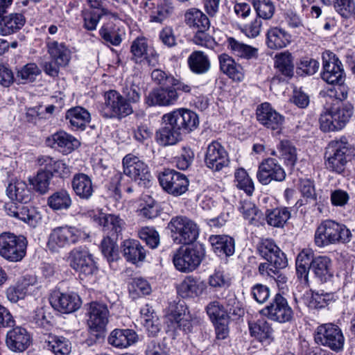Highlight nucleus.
<instances>
[{
	"mask_svg": "<svg viewBox=\"0 0 355 355\" xmlns=\"http://www.w3.org/2000/svg\"><path fill=\"white\" fill-rule=\"evenodd\" d=\"M274 67L277 77L280 80L291 78L294 75L293 57L288 51L277 53L275 56Z\"/></svg>",
	"mask_w": 355,
	"mask_h": 355,
	"instance_id": "33",
	"label": "nucleus"
},
{
	"mask_svg": "<svg viewBox=\"0 0 355 355\" xmlns=\"http://www.w3.org/2000/svg\"><path fill=\"white\" fill-rule=\"evenodd\" d=\"M129 293L132 298L148 295L151 292L149 283L141 277L133 278L128 284Z\"/></svg>",
	"mask_w": 355,
	"mask_h": 355,
	"instance_id": "56",
	"label": "nucleus"
},
{
	"mask_svg": "<svg viewBox=\"0 0 355 355\" xmlns=\"http://www.w3.org/2000/svg\"><path fill=\"white\" fill-rule=\"evenodd\" d=\"M168 227L171 230L174 242L178 244L192 243L199 235L198 225L186 216L173 217L168 224Z\"/></svg>",
	"mask_w": 355,
	"mask_h": 355,
	"instance_id": "11",
	"label": "nucleus"
},
{
	"mask_svg": "<svg viewBox=\"0 0 355 355\" xmlns=\"http://www.w3.org/2000/svg\"><path fill=\"white\" fill-rule=\"evenodd\" d=\"M138 335L130 329H115L111 331L108 338V343L114 347L125 349L136 343Z\"/></svg>",
	"mask_w": 355,
	"mask_h": 355,
	"instance_id": "30",
	"label": "nucleus"
},
{
	"mask_svg": "<svg viewBox=\"0 0 355 355\" xmlns=\"http://www.w3.org/2000/svg\"><path fill=\"white\" fill-rule=\"evenodd\" d=\"M71 187L76 196L81 200L90 199L94 191L92 179L83 173H78L73 175Z\"/></svg>",
	"mask_w": 355,
	"mask_h": 355,
	"instance_id": "34",
	"label": "nucleus"
},
{
	"mask_svg": "<svg viewBox=\"0 0 355 355\" xmlns=\"http://www.w3.org/2000/svg\"><path fill=\"white\" fill-rule=\"evenodd\" d=\"M239 209L243 218L250 224L258 225L261 213L253 203L248 201L243 202Z\"/></svg>",
	"mask_w": 355,
	"mask_h": 355,
	"instance_id": "59",
	"label": "nucleus"
},
{
	"mask_svg": "<svg viewBox=\"0 0 355 355\" xmlns=\"http://www.w3.org/2000/svg\"><path fill=\"white\" fill-rule=\"evenodd\" d=\"M38 164L48 172L51 178L57 177L65 179L71 174L70 167L62 160L55 159L49 156H42L38 159Z\"/></svg>",
	"mask_w": 355,
	"mask_h": 355,
	"instance_id": "29",
	"label": "nucleus"
},
{
	"mask_svg": "<svg viewBox=\"0 0 355 355\" xmlns=\"http://www.w3.org/2000/svg\"><path fill=\"white\" fill-rule=\"evenodd\" d=\"M234 176L237 188L243 190L248 196L252 195L254 190V183L247 171L243 168L239 169Z\"/></svg>",
	"mask_w": 355,
	"mask_h": 355,
	"instance_id": "62",
	"label": "nucleus"
},
{
	"mask_svg": "<svg viewBox=\"0 0 355 355\" xmlns=\"http://www.w3.org/2000/svg\"><path fill=\"white\" fill-rule=\"evenodd\" d=\"M200 322L201 319L198 315L187 313V315L179 318L175 322L179 329L185 334H189L192 333L200 325Z\"/></svg>",
	"mask_w": 355,
	"mask_h": 355,
	"instance_id": "60",
	"label": "nucleus"
},
{
	"mask_svg": "<svg viewBox=\"0 0 355 355\" xmlns=\"http://www.w3.org/2000/svg\"><path fill=\"white\" fill-rule=\"evenodd\" d=\"M48 146L57 148L64 155L71 153L80 145V141L73 136L64 131L53 134L46 140Z\"/></svg>",
	"mask_w": 355,
	"mask_h": 355,
	"instance_id": "26",
	"label": "nucleus"
},
{
	"mask_svg": "<svg viewBox=\"0 0 355 355\" xmlns=\"http://www.w3.org/2000/svg\"><path fill=\"white\" fill-rule=\"evenodd\" d=\"M89 238L83 230L72 225H63L53 228L49 235L47 248L51 252L83 243Z\"/></svg>",
	"mask_w": 355,
	"mask_h": 355,
	"instance_id": "6",
	"label": "nucleus"
},
{
	"mask_svg": "<svg viewBox=\"0 0 355 355\" xmlns=\"http://www.w3.org/2000/svg\"><path fill=\"white\" fill-rule=\"evenodd\" d=\"M162 126L156 132L155 139L162 146L175 145L183 135L196 130L199 125L198 114L187 108L175 109L162 117Z\"/></svg>",
	"mask_w": 355,
	"mask_h": 355,
	"instance_id": "1",
	"label": "nucleus"
},
{
	"mask_svg": "<svg viewBox=\"0 0 355 355\" xmlns=\"http://www.w3.org/2000/svg\"><path fill=\"white\" fill-rule=\"evenodd\" d=\"M174 11L173 0H161L156 9L150 15V21L162 23Z\"/></svg>",
	"mask_w": 355,
	"mask_h": 355,
	"instance_id": "52",
	"label": "nucleus"
},
{
	"mask_svg": "<svg viewBox=\"0 0 355 355\" xmlns=\"http://www.w3.org/2000/svg\"><path fill=\"white\" fill-rule=\"evenodd\" d=\"M72 205V199L69 192L60 189L47 198V205L53 211H66L68 210Z\"/></svg>",
	"mask_w": 355,
	"mask_h": 355,
	"instance_id": "45",
	"label": "nucleus"
},
{
	"mask_svg": "<svg viewBox=\"0 0 355 355\" xmlns=\"http://www.w3.org/2000/svg\"><path fill=\"white\" fill-rule=\"evenodd\" d=\"M0 20V35H10L19 31L24 25L26 19L21 13H11L1 16Z\"/></svg>",
	"mask_w": 355,
	"mask_h": 355,
	"instance_id": "40",
	"label": "nucleus"
},
{
	"mask_svg": "<svg viewBox=\"0 0 355 355\" xmlns=\"http://www.w3.org/2000/svg\"><path fill=\"white\" fill-rule=\"evenodd\" d=\"M122 164L123 174L137 182L141 186H148L152 175L148 166L143 160L130 153L123 158Z\"/></svg>",
	"mask_w": 355,
	"mask_h": 355,
	"instance_id": "14",
	"label": "nucleus"
},
{
	"mask_svg": "<svg viewBox=\"0 0 355 355\" xmlns=\"http://www.w3.org/2000/svg\"><path fill=\"white\" fill-rule=\"evenodd\" d=\"M91 219L102 227V230L113 239H118L124 227L125 222L119 216L105 214L101 211L89 213Z\"/></svg>",
	"mask_w": 355,
	"mask_h": 355,
	"instance_id": "20",
	"label": "nucleus"
},
{
	"mask_svg": "<svg viewBox=\"0 0 355 355\" xmlns=\"http://www.w3.org/2000/svg\"><path fill=\"white\" fill-rule=\"evenodd\" d=\"M103 42L107 46H119L125 35V32L112 21L103 24L98 31Z\"/></svg>",
	"mask_w": 355,
	"mask_h": 355,
	"instance_id": "36",
	"label": "nucleus"
},
{
	"mask_svg": "<svg viewBox=\"0 0 355 355\" xmlns=\"http://www.w3.org/2000/svg\"><path fill=\"white\" fill-rule=\"evenodd\" d=\"M286 173L282 166L275 158L263 159L259 165L257 178L263 185H268L271 182H283Z\"/></svg>",
	"mask_w": 355,
	"mask_h": 355,
	"instance_id": "21",
	"label": "nucleus"
},
{
	"mask_svg": "<svg viewBox=\"0 0 355 355\" xmlns=\"http://www.w3.org/2000/svg\"><path fill=\"white\" fill-rule=\"evenodd\" d=\"M209 241L214 253L220 257H228L234 253V239L227 235H211Z\"/></svg>",
	"mask_w": 355,
	"mask_h": 355,
	"instance_id": "32",
	"label": "nucleus"
},
{
	"mask_svg": "<svg viewBox=\"0 0 355 355\" xmlns=\"http://www.w3.org/2000/svg\"><path fill=\"white\" fill-rule=\"evenodd\" d=\"M43 347L55 355H69L71 351V343L62 336L49 334L43 338Z\"/></svg>",
	"mask_w": 355,
	"mask_h": 355,
	"instance_id": "31",
	"label": "nucleus"
},
{
	"mask_svg": "<svg viewBox=\"0 0 355 355\" xmlns=\"http://www.w3.org/2000/svg\"><path fill=\"white\" fill-rule=\"evenodd\" d=\"M195 87L182 80L153 89L146 96L148 106H171L175 105L183 95L191 94Z\"/></svg>",
	"mask_w": 355,
	"mask_h": 355,
	"instance_id": "2",
	"label": "nucleus"
},
{
	"mask_svg": "<svg viewBox=\"0 0 355 355\" xmlns=\"http://www.w3.org/2000/svg\"><path fill=\"white\" fill-rule=\"evenodd\" d=\"M260 313L269 320L279 323L290 322L293 318V311L286 297L277 293L268 305Z\"/></svg>",
	"mask_w": 355,
	"mask_h": 355,
	"instance_id": "15",
	"label": "nucleus"
},
{
	"mask_svg": "<svg viewBox=\"0 0 355 355\" xmlns=\"http://www.w3.org/2000/svg\"><path fill=\"white\" fill-rule=\"evenodd\" d=\"M87 324L94 342H100L104 337L106 327L109 322L110 312L106 304L92 302L88 304Z\"/></svg>",
	"mask_w": 355,
	"mask_h": 355,
	"instance_id": "10",
	"label": "nucleus"
},
{
	"mask_svg": "<svg viewBox=\"0 0 355 355\" xmlns=\"http://www.w3.org/2000/svg\"><path fill=\"white\" fill-rule=\"evenodd\" d=\"M48 53L51 59L54 60L59 65L67 66L71 59V51L64 43L56 41L47 44Z\"/></svg>",
	"mask_w": 355,
	"mask_h": 355,
	"instance_id": "46",
	"label": "nucleus"
},
{
	"mask_svg": "<svg viewBox=\"0 0 355 355\" xmlns=\"http://www.w3.org/2000/svg\"><path fill=\"white\" fill-rule=\"evenodd\" d=\"M52 307L62 313H70L77 311L82 302L79 295L73 292L60 293L54 291L49 298Z\"/></svg>",
	"mask_w": 355,
	"mask_h": 355,
	"instance_id": "23",
	"label": "nucleus"
},
{
	"mask_svg": "<svg viewBox=\"0 0 355 355\" xmlns=\"http://www.w3.org/2000/svg\"><path fill=\"white\" fill-rule=\"evenodd\" d=\"M31 343V336L24 328L16 327L9 330L6 334V346L12 352H24L30 346Z\"/></svg>",
	"mask_w": 355,
	"mask_h": 355,
	"instance_id": "25",
	"label": "nucleus"
},
{
	"mask_svg": "<svg viewBox=\"0 0 355 355\" xmlns=\"http://www.w3.org/2000/svg\"><path fill=\"white\" fill-rule=\"evenodd\" d=\"M28 240L10 232L0 234V257L9 262L21 261L26 254Z\"/></svg>",
	"mask_w": 355,
	"mask_h": 355,
	"instance_id": "8",
	"label": "nucleus"
},
{
	"mask_svg": "<svg viewBox=\"0 0 355 355\" xmlns=\"http://www.w3.org/2000/svg\"><path fill=\"white\" fill-rule=\"evenodd\" d=\"M65 119L72 130L83 131L91 121V115L85 108L76 106L66 112Z\"/></svg>",
	"mask_w": 355,
	"mask_h": 355,
	"instance_id": "28",
	"label": "nucleus"
},
{
	"mask_svg": "<svg viewBox=\"0 0 355 355\" xmlns=\"http://www.w3.org/2000/svg\"><path fill=\"white\" fill-rule=\"evenodd\" d=\"M204 284L193 276L187 277L180 284L178 293L182 297H194L202 293Z\"/></svg>",
	"mask_w": 355,
	"mask_h": 355,
	"instance_id": "47",
	"label": "nucleus"
},
{
	"mask_svg": "<svg viewBox=\"0 0 355 355\" xmlns=\"http://www.w3.org/2000/svg\"><path fill=\"white\" fill-rule=\"evenodd\" d=\"M253 7L257 16L266 20L271 19L275 11V6L270 0L254 1Z\"/></svg>",
	"mask_w": 355,
	"mask_h": 355,
	"instance_id": "61",
	"label": "nucleus"
},
{
	"mask_svg": "<svg viewBox=\"0 0 355 355\" xmlns=\"http://www.w3.org/2000/svg\"><path fill=\"white\" fill-rule=\"evenodd\" d=\"M188 66L195 74H205L211 68V62L207 54L201 51H194L188 57Z\"/></svg>",
	"mask_w": 355,
	"mask_h": 355,
	"instance_id": "44",
	"label": "nucleus"
},
{
	"mask_svg": "<svg viewBox=\"0 0 355 355\" xmlns=\"http://www.w3.org/2000/svg\"><path fill=\"white\" fill-rule=\"evenodd\" d=\"M224 307L227 318L237 320L243 316L245 313L242 303L237 300V297L233 293H230L227 295Z\"/></svg>",
	"mask_w": 355,
	"mask_h": 355,
	"instance_id": "51",
	"label": "nucleus"
},
{
	"mask_svg": "<svg viewBox=\"0 0 355 355\" xmlns=\"http://www.w3.org/2000/svg\"><path fill=\"white\" fill-rule=\"evenodd\" d=\"M354 114V106L349 102L336 101L320 116V128L324 132L342 130Z\"/></svg>",
	"mask_w": 355,
	"mask_h": 355,
	"instance_id": "5",
	"label": "nucleus"
},
{
	"mask_svg": "<svg viewBox=\"0 0 355 355\" xmlns=\"http://www.w3.org/2000/svg\"><path fill=\"white\" fill-rule=\"evenodd\" d=\"M104 99L99 108L103 118L121 119L133 113L132 106L116 90L105 92Z\"/></svg>",
	"mask_w": 355,
	"mask_h": 355,
	"instance_id": "9",
	"label": "nucleus"
},
{
	"mask_svg": "<svg viewBox=\"0 0 355 355\" xmlns=\"http://www.w3.org/2000/svg\"><path fill=\"white\" fill-rule=\"evenodd\" d=\"M257 250L261 257L268 262L279 268H286L288 260L286 254L272 239H263L258 245Z\"/></svg>",
	"mask_w": 355,
	"mask_h": 355,
	"instance_id": "24",
	"label": "nucleus"
},
{
	"mask_svg": "<svg viewBox=\"0 0 355 355\" xmlns=\"http://www.w3.org/2000/svg\"><path fill=\"white\" fill-rule=\"evenodd\" d=\"M317 344L327 347L332 351L339 352L343 349L345 338L341 329L333 323L319 325L315 333Z\"/></svg>",
	"mask_w": 355,
	"mask_h": 355,
	"instance_id": "12",
	"label": "nucleus"
},
{
	"mask_svg": "<svg viewBox=\"0 0 355 355\" xmlns=\"http://www.w3.org/2000/svg\"><path fill=\"white\" fill-rule=\"evenodd\" d=\"M319 62L310 57H302L297 62L296 73L300 76H312L315 74L318 69Z\"/></svg>",
	"mask_w": 355,
	"mask_h": 355,
	"instance_id": "54",
	"label": "nucleus"
},
{
	"mask_svg": "<svg viewBox=\"0 0 355 355\" xmlns=\"http://www.w3.org/2000/svg\"><path fill=\"white\" fill-rule=\"evenodd\" d=\"M291 216L290 209L286 207L267 209L266 213L267 223L275 227H283Z\"/></svg>",
	"mask_w": 355,
	"mask_h": 355,
	"instance_id": "49",
	"label": "nucleus"
},
{
	"mask_svg": "<svg viewBox=\"0 0 355 355\" xmlns=\"http://www.w3.org/2000/svg\"><path fill=\"white\" fill-rule=\"evenodd\" d=\"M277 151L273 150L271 155L283 159L287 166H293L295 165L297 161V150L290 141H280L277 146Z\"/></svg>",
	"mask_w": 355,
	"mask_h": 355,
	"instance_id": "48",
	"label": "nucleus"
},
{
	"mask_svg": "<svg viewBox=\"0 0 355 355\" xmlns=\"http://www.w3.org/2000/svg\"><path fill=\"white\" fill-rule=\"evenodd\" d=\"M227 47L232 55L241 59L254 60L257 59L259 55L257 48L239 42L232 37H227Z\"/></svg>",
	"mask_w": 355,
	"mask_h": 355,
	"instance_id": "35",
	"label": "nucleus"
},
{
	"mask_svg": "<svg viewBox=\"0 0 355 355\" xmlns=\"http://www.w3.org/2000/svg\"><path fill=\"white\" fill-rule=\"evenodd\" d=\"M352 237L350 230L343 223L331 219L322 220L318 226L314 236V241L318 247L322 248L330 245L345 244Z\"/></svg>",
	"mask_w": 355,
	"mask_h": 355,
	"instance_id": "4",
	"label": "nucleus"
},
{
	"mask_svg": "<svg viewBox=\"0 0 355 355\" xmlns=\"http://www.w3.org/2000/svg\"><path fill=\"white\" fill-rule=\"evenodd\" d=\"M314 259V253L311 249H303L298 254L295 261L296 274L298 279L308 282L309 272Z\"/></svg>",
	"mask_w": 355,
	"mask_h": 355,
	"instance_id": "39",
	"label": "nucleus"
},
{
	"mask_svg": "<svg viewBox=\"0 0 355 355\" xmlns=\"http://www.w3.org/2000/svg\"><path fill=\"white\" fill-rule=\"evenodd\" d=\"M51 177L48 172L43 168L37 171L36 176L30 179V184L33 186V189L40 194H46L49 190V184Z\"/></svg>",
	"mask_w": 355,
	"mask_h": 355,
	"instance_id": "53",
	"label": "nucleus"
},
{
	"mask_svg": "<svg viewBox=\"0 0 355 355\" xmlns=\"http://www.w3.org/2000/svg\"><path fill=\"white\" fill-rule=\"evenodd\" d=\"M257 121L267 129L279 134L283 128L284 116L277 112L270 103L259 105L256 110Z\"/></svg>",
	"mask_w": 355,
	"mask_h": 355,
	"instance_id": "22",
	"label": "nucleus"
},
{
	"mask_svg": "<svg viewBox=\"0 0 355 355\" xmlns=\"http://www.w3.org/2000/svg\"><path fill=\"white\" fill-rule=\"evenodd\" d=\"M205 254V245L198 243L191 247H180L173 252L172 260L178 270L190 272L200 265Z\"/></svg>",
	"mask_w": 355,
	"mask_h": 355,
	"instance_id": "7",
	"label": "nucleus"
},
{
	"mask_svg": "<svg viewBox=\"0 0 355 355\" xmlns=\"http://www.w3.org/2000/svg\"><path fill=\"white\" fill-rule=\"evenodd\" d=\"M132 60L140 64L155 67L159 61V55L153 46L148 44L147 39L137 37L130 46Z\"/></svg>",
	"mask_w": 355,
	"mask_h": 355,
	"instance_id": "18",
	"label": "nucleus"
},
{
	"mask_svg": "<svg viewBox=\"0 0 355 355\" xmlns=\"http://www.w3.org/2000/svg\"><path fill=\"white\" fill-rule=\"evenodd\" d=\"M40 73L41 71L35 63H28L18 70L15 80L21 84L32 83Z\"/></svg>",
	"mask_w": 355,
	"mask_h": 355,
	"instance_id": "55",
	"label": "nucleus"
},
{
	"mask_svg": "<svg viewBox=\"0 0 355 355\" xmlns=\"http://www.w3.org/2000/svg\"><path fill=\"white\" fill-rule=\"evenodd\" d=\"M184 22L191 28L197 31L209 30L211 26L208 17L199 9L193 8L187 10L184 14Z\"/></svg>",
	"mask_w": 355,
	"mask_h": 355,
	"instance_id": "43",
	"label": "nucleus"
},
{
	"mask_svg": "<svg viewBox=\"0 0 355 355\" xmlns=\"http://www.w3.org/2000/svg\"><path fill=\"white\" fill-rule=\"evenodd\" d=\"M158 180L163 190L174 197H179L185 193L189 186L187 177L174 169H164L159 174Z\"/></svg>",
	"mask_w": 355,
	"mask_h": 355,
	"instance_id": "13",
	"label": "nucleus"
},
{
	"mask_svg": "<svg viewBox=\"0 0 355 355\" xmlns=\"http://www.w3.org/2000/svg\"><path fill=\"white\" fill-rule=\"evenodd\" d=\"M140 239L144 241L150 248H156L159 243V235L153 227H142L138 232Z\"/></svg>",
	"mask_w": 355,
	"mask_h": 355,
	"instance_id": "64",
	"label": "nucleus"
},
{
	"mask_svg": "<svg viewBox=\"0 0 355 355\" xmlns=\"http://www.w3.org/2000/svg\"><path fill=\"white\" fill-rule=\"evenodd\" d=\"M352 152V145L346 137L342 136L331 141L325 153L326 168L332 173L345 175Z\"/></svg>",
	"mask_w": 355,
	"mask_h": 355,
	"instance_id": "3",
	"label": "nucleus"
},
{
	"mask_svg": "<svg viewBox=\"0 0 355 355\" xmlns=\"http://www.w3.org/2000/svg\"><path fill=\"white\" fill-rule=\"evenodd\" d=\"M336 300V297L332 293H313L309 300L308 306L312 309H322Z\"/></svg>",
	"mask_w": 355,
	"mask_h": 355,
	"instance_id": "58",
	"label": "nucleus"
},
{
	"mask_svg": "<svg viewBox=\"0 0 355 355\" xmlns=\"http://www.w3.org/2000/svg\"><path fill=\"white\" fill-rule=\"evenodd\" d=\"M310 270L320 282H326L333 276L331 259L327 256L315 257Z\"/></svg>",
	"mask_w": 355,
	"mask_h": 355,
	"instance_id": "42",
	"label": "nucleus"
},
{
	"mask_svg": "<svg viewBox=\"0 0 355 355\" xmlns=\"http://www.w3.org/2000/svg\"><path fill=\"white\" fill-rule=\"evenodd\" d=\"M250 334L264 345H270L274 340V331L271 324L264 319L248 322Z\"/></svg>",
	"mask_w": 355,
	"mask_h": 355,
	"instance_id": "27",
	"label": "nucleus"
},
{
	"mask_svg": "<svg viewBox=\"0 0 355 355\" xmlns=\"http://www.w3.org/2000/svg\"><path fill=\"white\" fill-rule=\"evenodd\" d=\"M121 248L123 255L127 261L136 263L138 261H144L146 257V252L137 240H125Z\"/></svg>",
	"mask_w": 355,
	"mask_h": 355,
	"instance_id": "37",
	"label": "nucleus"
},
{
	"mask_svg": "<svg viewBox=\"0 0 355 355\" xmlns=\"http://www.w3.org/2000/svg\"><path fill=\"white\" fill-rule=\"evenodd\" d=\"M204 163L212 172H220L229 166L230 160L224 146L218 141H213L207 147Z\"/></svg>",
	"mask_w": 355,
	"mask_h": 355,
	"instance_id": "16",
	"label": "nucleus"
},
{
	"mask_svg": "<svg viewBox=\"0 0 355 355\" xmlns=\"http://www.w3.org/2000/svg\"><path fill=\"white\" fill-rule=\"evenodd\" d=\"M322 69L321 78L325 82L332 85L343 83L345 73L342 63L334 53H322Z\"/></svg>",
	"mask_w": 355,
	"mask_h": 355,
	"instance_id": "19",
	"label": "nucleus"
},
{
	"mask_svg": "<svg viewBox=\"0 0 355 355\" xmlns=\"http://www.w3.org/2000/svg\"><path fill=\"white\" fill-rule=\"evenodd\" d=\"M67 261L73 270L85 276L92 275L98 270L92 255L81 247L69 252Z\"/></svg>",
	"mask_w": 355,
	"mask_h": 355,
	"instance_id": "17",
	"label": "nucleus"
},
{
	"mask_svg": "<svg viewBox=\"0 0 355 355\" xmlns=\"http://www.w3.org/2000/svg\"><path fill=\"white\" fill-rule=\"evenodd\" d=\"M220 69L234 80L241 82L244 79L243 67L229 55L223 53L219 58Z\"/></svg>",
	"mask_w": 355,
	"mask_h": 355,
	"instance_id": "41",
	"label": "nucleus"
},
{
	"mask_svg": "<svg viewBox=\"0 0 355 355\" xmlns=\"http://www.w3.org/2000/svg\"><path fill=\"white\" fill-rule=\"evenodd\" d=\"M52 319L51 313L42 307L36 309L32 322L37 327L48 331L53 327Z\"/></svg>",
	"mask_w": 355,
	"mask_h": 355,
	"instance_id": "63",
	"label": "nucleus"
},
{
	"mask_svg": "<svg viewBox=\"0 0 355 355\" xmlns=\"http://www.w3.org/2000/svg\"><path fill=\"white\" fill-rule=\"evenodd\" d=\"M143 89L135 81L126 82L122 88V96L130 105L139 103Z\"/></svg>",
	"mask_w": 355,
	"mask_h": 355,
	"instance_id": "57",
	"label": "nucleus"
},
{
	"mask_svg": "<svg viewBox=\"0 0 355 355\" xmlns=\"http://www.w3.org/2000/svg\"><path fill=\"white\" fill-rule=\"evenodd\" d=\"M291 42V35L284 29L279 27L270 28L266 34V44L270 49L286 47Z\"/></svg>",
	"mask_w": 355,
	"mask_h": 355,
	"instance_id": "38",
	"label": "nucleus"
},
{
	"mask_svg": "<svg viewBox=\"0 0 355 355\" xmlns=\"http://www.w3.org/2000/svg\"><path fill=\"white\" fill-rule=\"evenodd\" d=\"M117 239L106 236L101 243V252L112 268H114L115 263L120 259L118 245L116 243Z\"/></svg>",
	"mask_w": 355,
	"mask_h": 355,
	"instance_id": "50",
	"label": "nucleus"
}]
</instances>
